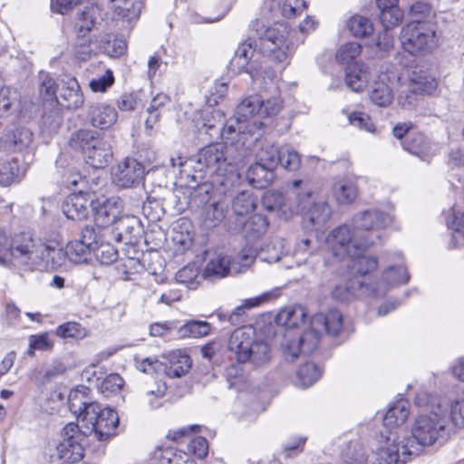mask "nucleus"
Listing matches in <instances>:
<instances>
[{"label": "nucleus", "instance_id": "nucleus-30", "mask_svg": "<svg viewBox=\"0 0 464 464\" xmlns=\"http://www.w3.org/2000/svg\"><path fill=\"white\" fill-rule=\"evenodd\" d=\"M91 201L82 194H72L63 205L64 215L72 220H82L88 217Z\"/></svg>", "mask_w": 464, "mask_h": 464}, {"label": "nucleus", "instance_id": "nucleus-38", "mask_svg": "<svg viewBox=\"0 0 464 464\" xmlns=\"http://www.w3.org/2000/svg\"><path fill=\"white\" fill-rule=\"evenodd\" d=\"M361 283L365 282L353 280L348 283L337 285L332 292L333 298L340 302H346L355 295H365L372 296V294L367 293L365 288L362 289L360 285Z\"/></svg>", "mask_w": 464, "mask_h": 464}, {"label": "nucleus", "instance_id": "nucleus-17", "mask_svg": "<svg viewBox=\"0 0 464 464\" xmlns=\"http://www.w3.org/2000/svg\"><path fill=\"white\" fill-rule=\"evenodd\" d=\"M91 208L96 226L106 227L114 225L121 218L122 205L119 198H102L91 200Z\"/></svg>", "mask_w": 464, "mask_h": 464}, {"label": "nucleus", "instance_id": "nucleus-56", "mask_svg": "<svg viewBox=\"0 0 464 464\" xmlns=\"http://www.w3.org/2000/svg\"><path fill=\"white\" fill-rule=\"evenodd\" d=\"M55 334L62 338L82 339L87 335V330L76 322H67L56 328Z\"/></svg>", "mask_w": 464, "mask_h": 464}, {"label": "nucleus", "instance_id": "nucleus-29", "mask_svg": "<svg viewBox=\"0 0 464 464\" xmlns=\"http://www.w3.org/2000/svg\"><path fill=\"white\" fill-rule=\"evenodd\" d=\"M106 4L115 15L129 22L137 20L143 8V4L140 0H106Z\"/></svg>", "mask_w": 464, "mask_h": 464}, {"label": "nucleus", "instance_id": "nucleus-47", "mask_svg": "<svg viewBox=\"0 0 464 464\" xmlns=\"http://www.w3.org/2000/svg\"><path fill=\"white\" fill-rule=\"evenodd\" d=\"M28 356H34L35 351L49 352L53 348L54 341L49 333L32 334L29 336Z\"/></svg>", "mask_w": 464, "mask_h": 464}, {"label": "nucleus", "instance_id": "nucleus-12", "mask_svg": "<svg viewBox=\"0 0 464 464\" xmlns=\"http://www.w3.org/2000/svg\"><path fill=\"white\" fill-rule=\"evenodd\" d=\"M256 52L253 42L249 39L242 43L235 52L234 57L231 59L230 64L234 71L238 72H246L252 79L268 78L273 79L276 76L275 71H271L263 64L256 66L255 63H250Z\"/></svg>", "mask_w": 464, "mask_h": 464}, {"label": "nucleus", "instance_id": "nucleus-45", "mask_svg": "<svg viewBox=\"0 0 464 464\" xmlns=\"http://www.w3.org/2000/svg\"><path fill=\"white\" fill-rule=\"evenodd\" d=\"M256 208V198L249 191L238 193L232 201V210L237 217L251 213Z\"/></svg>", "mask_w": 464, "mask_h": 464}, {"label": "nucleus", "instance_id": "nucleus-40", "mask_svg": "<svg viewBox=\"0 0 464 464\" xmlns=\"http://www.w3.org/2000/svg\"><path fill=\"white\" fill-rule=\"evenodd\" d=\"M262 203L264 208L268 211H276L278 215L284 216L285 218L292 214V210L285 202V198L282 193L268 191L265 193Z\"/></svg>", "mask_w": 464, "mask_h": 464}, {"label": "nucleus", "instance_id": "nucleus-20", "mask_svg": "<svg viewBox=\"0 0 464 464\" xmlns=\"http://www.w3.org/2000/svg\"><path fill=\"white\" fill-rule=\"evenodd\" d=\"M58 103L70 110L80 108L83 104V95L75 78L63 80L58 89Z\"/></svg>", "mask_w": 464, "mask_h": 464}, {"label": "nucleus", "instance_id": "nucleus-53", "mask_svg": "<svg viewBox=\"0 0 464 464\" xmlns=\"http://www.w3.org/2000/svg\"><path fill=\"white\" fill-rule=\"evenodd\" d=\"M256 160L266 165V169H275L280 161V150L273 144L264 145L256 154Z\"/></svg>", "mask_w": 464, "mask_h": 464}, {"label": "nucleus", "instance_id": "nucleus-35", "mask_svg": "<svg viewBox=\"0 0 464 464\" xmlns=\"http://www.w3.org/2000/svg\"><path fill=\"white\" fill-rule=\"evenodd\" d=\"M21 99L19 92L10 87H0V118L19 112Z\"/></svg>", "mask_w": 464, "mask_h": 464}, {"label": "nucleus", "instance_id": "nucleus-57", "mask_svg": "<svg viewBox=\"0 0 464 464\" xmlns=\"http://www.w3.org/2000/svg\"><path fill=\"white\" fill-rule=\"evenodd\" d=\"M59 86L55 80L46 73L40 75L39 92L41 97L45 101H58L57 92Z\"/></svg>", "mask_w": 464, "mask_h": 464}, {"label": "nucleus", "instance_id": "nucleus-7", "mask_svg": "<svg viewBox=\"0 0 464 464\" xmlns=\"http://www.w3.org/2000/svg\"><path fill=\"white\" fill-rule=\"evenodd\" d=\"M70 145L73 149L82 150L86 163L92 168H104L112 160L113 153L111 144L97 131L79 130L72 136Z\"/></svg>", "mask_w": 464, "mask_h": 464}, {"label": "nucleus", "instance_id": "nucleus-37", "mask_svg": "<svg viewBox=\"0 0 464 464\" xmlns=\"http://www.w3.org/2000/svg\"><path fill=\"white\" fill-rule=\"evenodd\" d=\"M306 311L302 305H295L282 309L277 316L276 322L288 329L295 328L304 322Z\"/></svg>", "mask_w": 464, "mask_h": 464}, {"label": "nucleus", "instance_id": "nucleus-9", "mask_svg": "<svg viewBox=\"0 0 464 464\" xmlns=\"http://www.w3.org/2000/svg\"><path fill=\"white\" fill-rule=\"evenodd\" d=\"M401 42L411 54L432 50L437 46L436 26L430 22H411L402 28Z\"/></svg>", "mask_w": 464, "mask_h": 464}, {"label": "nucleus", "instance_id": "nucleus-22", "mask_svg": "<svg viewBox=\"0 0 464 464\" xmlns=\"http://www.w3.org/2000/svg\"><path fill=\"white\" fill-rule=\"evenodd\" d=\"M140 231V221L134 216H121L114 224L112 237L117 242H123L126 245L133 244L137 239Z\"/></svg>", "mask_w": 464, "mask_h": 464}, {"label": "nucleus", "instance_id": "nucleus-41", "mask_svg": "<svg viewBox=\"0 0 464 464\" xmlns=\"http://www.w3.org/2000/svg\"><path fill=\"white\" fill-rule=\"evenodd\" d=\"M262 99L257 96H250L241 102L237 107L236 115L238 121L252 120L256 113L261 115Z\"/></svg>", "mask_w": 464, "mask_h": 464}, {"label": "nucleus", "instance_id": "nucleus-4", "mask_svg": "<svg viewBox=\"0 0 464 464\" xmlns=\"http://www.w3.org/2000/svg\"><path fill=\"white\" fill-rule=\"evenodd\" d=\"M227 349L238 363L249 362L258 367L271 359L269 345L256 339L255 330L250 326L236 329L228 339Z\"/></svg>", "mask_w": 464, "mask_h": 464}, {"label": "nucleus", "instance_id": "nucleus-14", "mask_svg": "<svg viewBox=\"0 0 464 464\" xmlns=\"http://www.w3.org/2000/svg\"><path fill=\"white\" fill-rule=\"evenodd\" d=\"M392 223V218L380 210L368 209L356 214L352 219V226L359 235L380 239V229L385 228Z\"/></svg>", "mask_w": 464, "mask_h": 464}, {"label": "nucleus", "instance_id": "nucleus-59", "mask_svg": "<svg viewBox=\"0 0 464 464\" xmlns=\"http://www.w3.org/2000/svg\"><path fill=\"white\" fill-rule=\"evenodd\" d=\"M97 260L102 265H111L118 259V250L110 243L98 244L93 249Z\"/></svg>", "mask_w": 464, "mask_h": 464}, {"label": "nucleus", "instance_id": "nucleus-31", "mask_svg": "<svg viewBox=\"0 0 464 464\" xmlns=\"http://www.w3.org/2000/svg\"><path fill=\"white\" fill-rule=\"evenodd\" d=\"M333 196L340 205L353 203L358 196V188L355 182L347 177H341L333 184Z\"/></svg>", "mask_w": 464, "mask_h": 464}, {"label": "nucleus", "instance_id": "nucleus-19", "mask_svg": "<svg viewBox=\"0 0 464 464\" xmlns=\"http://www.w3.org/2000/svg\"><path fill=\"white\" fill-rule=\"evenodd\" d=\"M144 177V168L134 159L127 158L113 169L112 180L121 188H130L139 184Z\"/></svg>", "mask_w": 464, "mask_h": 464}, {"label": "nucleus", "instance_id": "nucleus-8", "mask_svg": "<svg viewBox=\"0 0 464 464\" xmlns=\"http://www.w3.org/2000/svg\"><path fill=\"white\" fill-rule=\"evenodd\" d=\"M328 243L331 246L334 256L339 258L356 256L373 245V239L362 237L350 228L346 224L334 228L328 236Z\"/></svg>", "mask_w": 464, "mask_h": 464}, {"label": "nucleus", "instance_id": "nucleus-32", "mask_svg": "<svg viewBox=\"0 0 464 464\" xmlns=\"http://www.w3.org/2000/svg\"><path fill=\"white\" fill-rule=\"evenodd\" d=\"M370 70L362 63L348 64L345 70V82L353 92H361L366 86L370 79Z\"/></svg>", "mask_w": 464, "mask_h": 464}, {"label": "nucleus", "instance_id": "nucleus-6", "mask_svg": "<svg viewBox=\"0 0 464 464\" xmlns=\"http://www.w3.org/2000/svg\"><path fill=\"white\" fill-rule=\"evenodd\" d=\"M226 145L223 143L210 144L202 148L195 158L183 160L181 157L171 159V166H178L179 172L189 176V169H194L197 172L209 170L219 175L227 172L228 157L225 153Z\"/></svg>", "mask_w": 464, "mask_h": 464}, {"label": "nucleus", "instance_id": "nucleus-50", "mask_svg": "<svg viewBox=\"0 0 464 464\" xmlns=\"http://www.w3.org/2000/svg\"><path fill=\"white\" fill-rule=\"evenodd\" d=\"M274 297L273 293L266 292L263 295L244 300L243 304L236 307L229 316V321L233 324L238 323V318L245 314L246 309H250L260 305L262 303L266 302Z\"/></svg>", "mask_w": 464, "mask_h": 464}, {"label": "nucleus", "instance_id": "nucleus-13", "mask_svg": "<svg viewBox=\"0 0 464 464\" xmlns=\"http://www.w3.org/2000/svg\"><path fill=\"white\" fill-rule=\"evenodd\" d=\"M401 440L402 437L392 434L383 446L367 455L365 464H404L413 453H404L405 443Z\"/></svg>", "mask_w": 464, "mask_h": 464}, {"label": "nucleus", "instance_id": "nucleus-26", "mask_svg": "<svg viewBox=\"0 0 464 464\" xmlns=\"http://www.w3.org/2000/svg\"><path fill=\"white\" fill-rule=\"evenodd\" d=\"M242 268H245L242 266V263L239 267L238 265L235 261H232L229 256H218L208 263L204 271V276L222 278L228 275L241 273L243 272Z\"/></svg>", "mask_w": 464, "mask_h": 464}, {"label": "nucleus", "instance_id": "nucleus-15", "mask_svg": "<svg viewBox=\"0 0 464 464\" xmlns=\"http://www.w3.org/2000/svg\"><path fill=\"white\" fill-rule=\"evenodd\" d=\"M410 279L407 269L403 266H391L384 270L381 281L374 284L361 283L362 289H364L369 294H372L374 297L384 296L390 286H396L401 284H406Z\"/></svg>", "mask_w": 464, "mask_h": 464}, {"label": "nucleus", "instance_id": "nucleus-43", "mask_svg": "<svg viewBox=\"0 0 464 464\" xmlns=\"http://www.w3.org/2000/svg\"><path fill=\"white\" fill-rule=\"evenodd\" d=\"M366 457L364 448L358 440L347 443L340 455L343 464H365Z\"/></svg>", "mask_w": 464, "mask_h": 464}, {"label": "nucleus", "instance_id": "nucleus-25", "mask_svg": "<svg viewBox=\"0 0 464 464\" xmlns=\"http://www.w3.org/2000/svg\"><path fill=\"white\" fill-rule=\"evenodd\" d=\"M33 140V132L26 128L7 130L0 139L1 145L8 150L18 152L26 149Z\"/></svg>", "mask_w": 464, "mask_h": 464}, {"label": "nucleus", "instance_id": "nucleus-55", "mask_svg": "<svg viewBox=\"0 0 464 464\" xmlns=\"http://www.w3.org/2000/svg\"><path fill=\"white\" fill-rule=\"evenodd\" d=\"M19 180V166L17 162L6 161L0 164V186L8 187Z\"/></svg>", "mask_w": 464, "mask_h": 464}, {"label": "nucleus", "instance_id": "nucleus-27", "mask_svg": "<svg viewBox=\"0 0 464 464\" xmlns=\"http://www.w3.org/2000/svg\"><path fill=\"white\" fill-rule=\"evenodd\" d=\"M192 360L188 354L179 350L172 352L164 363V372L170 378H180L190 370Z\"/></svg>", "mask_w": 464, "mask_h": 464}, {"label": "nucleus", "instance_id": "nucleus-10", "mask_svg": "<svg viewBox=\"0 0 464 464\" xmlns=\"http://www.w3.org/2000/svg\"><path fill=\"white\" fill-rule=\"evenodd\" d=\"M87 415L89 418L82 427L100 440H107L116 434V429L119 424V417L115 411L110 408L102 409L100 404L89 408Z\"/></svg>", "mask_w": 464, "mask_h": 464}, {"label": "nucleus", "instance_id": "nucleus-24", "mask_svg": "<svg viewBox=\"0 0 464 464\" xmlns=\"http://www.w3.org/2000/svg\"><path fill=\"white\" fill-rule=\"evenodd\" d=\"M277 246H283L282 239H276L272 246L268 245L266 249L255 255L251 249H244L238 256L242 266L247 267L254 261L255 258H259L261 261L272 264L278 262L281 259L283 251H279Z\"/></svg>", "mask_w": 464, "mask_h": 464}, {"label": "nucleus", "instance_id": "nucleus-62", "mask_svg": "<svg viewBox=\"0 0 464 464\" xmlns=\"http://www.w3.org/2000/svg\"><path fill=\"white\" fill-rule=\"evenodd\" d=\"M362 51V46L358 43L351 42L343 44L336 53V59L343 63H349L355 59Z\"/></svg>", "mask_w": 464, "mask_h": 464}, {"label": "nucleus", "instance_id": "nucleus-58", "mask_svg": "<svg viewBox=\"0 0 464 464\" xmlns=\"http://www.w3.org/2000/svg\"><path fill=\"white\" fill-rule=\"evenodd\" d=\"M442 411L447 414L452 430L453 427H464V398L453 401L450 411L447 408H442Z\"/></svg>", "mask_w": 464, "mask_h": 464}, {"label": "nucleus", "instance_id": "nucleus-36", "mask_svg": "<svg viewBox=\"0 0 464 464\" xmlns=\"http://www.w3.org/2000/svg\"><path fill=\"white\" fill-rule=\"evenodd\" d=\"M409 414V401L401 399L389 408L383 417V424L391 429L398 427L407 420Z\"/></svg>", "mask_w": 464, "mask_h": 464}, {"label": "nucleus", "instance_id": "nucleus-2", "mask_svg": "<svg viewBox=\"0 0 464 464\" xmlns=\"http://www.w3.org/2000/svg\"><path fill=\"white\" fill-rule=\"evenodd\" d=\"M343 328V315L335 309L326 314L319 313L312 316L310 325L303 334L287 331L284 334L281 349L286 361L293 362L300 353H313L320 341L323 333L337 335Z\"/></svg>", "mask_w": 464, "mask_h": 464}, {"label": "nucleus", "instance_id": "nucleus-16", "mask_svg": "<svg viewBox=\"0 0 464 464\" xmlns=\"http://www.w3.org/2000/svg\"><path fill=\"white\" fill-rule=\"evenodd\" d=\"M298 211L303 216V223L306 228L318 230L330 219L332 211L324 201L310 202L299 198Z\"/></svg>", "mask_w": 464, "mask_h": 464}, {"label": "nucleus", "instance_id": "nucleus-39", "mask_svg": "<svg viewBox=\"0 0 464 464\" xmlns=\"http://www.w3.org/2000/svg\"><path fill=\"white\" fill-rule=\"evenodd\" d=\"M225 153L228 157L227 172L243 170L250 160V153L244 147L235 149L233 146H226Z\"/></svg>", "mask_w": 464, "mask_h": 464}, {"label": "nucleus", "instance_id": "nucleus-11", "mask_svg": "<svg viewBox=\"0 0 464 464\" xmlns=\"http://www.w3.org/2000/svg\"><path fill=\"white\" fill-rule=\"evenodd\" d=\"M62 437L57 445L58 457L65 462L80 461L84 456L85 432H81L79 426L71 422L63 428Z\"/></svg>", "mask_w": 464, "mask_h": 464}, {"label": "nucleus", "instance_id": "nucleus-49", "mask_svg": "<svg viewBox=\"0 0 464 464\" xmlns=\"http://www.w3.org/2000/svg\"><path fill=\"white\" fill-rule=\"evenodd\" d=\"M436 88V79L430 75L423 74L411 79L409 91L418 94H431Z\"/></svg>", "mask_w": 464, "mask_h": 464}, {"label": "nucleus", "instance_id": "nucleus-18", "mask_svg": "<svg viewBox=\"0 0 464 464\" xmlns=\"http://www.w3.org/2000/svg\"><path fill=\"white\" fill-rule=\"evenodd\" d=\"M194 121L199 133L204 132L211 139L223 137L226 122L223 111L208 107L201 111Z\"/></svg>", "mask_w": 464, "mask_h": 464}, {"label": "nucleus", "instance_id": "nucleus-46", "mask_svg": "<svg viewBox=\"0 0 464 464\" xmlns=\"http://www.w3.org/2000/svg\"><path fill=\"white\" fill-rule=\"evenodd\" d=\"M359 252L356 256H350L352 257L351 268L353 272L360 276H366L374 271L378 266V260L373 256H366Z\"/></svg>", "mask_w": 464, "mask_h": 464}, {"label": "nucleus", "instance_id": "nucleus-44", "mask_svg": "<svg viewBox=\"0 0 464 464\" xmlns=\"http://www.w3.org/2000/svg\"><path fill=\"white\" fill-rule=\"evenodd\" d=\"M211 330V325L207 321L191 320L178 327L179 337L200 338L207 336Z\"/></svg>", "mask_w": 464, "mask_h": 464}, {"label": "nucleus", "instance_id": "nucleus-33", "mask_svg": "<svg viewBox=\"0 0 464 464\" xmlns=\"http://www.w3.org/2000/svg\"><path fill=\"white\" fill-rule=\"evenodd\" d=\"M99 405L97 402L89 401L88 397L82 391L76 390L72 391L68 396V407L71 412L76 416L77 420L82 422V425L89 418L87 411L89 412L91 406Z\"/></svg>", "mask_w": 464, "mask_h": 464}, {"label": "nucleus", "instance_id": "nucleus-28", "mask_svg": "<svg viewBox=\"0 0 464 464\" xmlns=\"http://www.w3.org/2000/svg\"><path fill=\"white\" fill-rule=\"evenodd\" d=\"M227 209L222 202L206 204L200 213V226L207 230L218 227L227 216Z\"/></svg>", "mask_w": 464, "mask_h": 464}, {"label": "nucleus", "instance_id": "nucleus-60", "mask_svg": "<svg viewBox=\"0 0 464 464\" xmlns=\"http://www.w3.org/2000/svg\"><path fill=\"white\" fill-rule=\"evenodd\" d=\"M279 164L289 171H295L301 165V158L298 152L290 147H283L280 149Z\"/></svg>", "mask_w": 464, "mask_h": 464}, {"label": "nucleus", "instance_id": "nucleus-52", "mask_svg": "<svg viewBox=\"0 0 464 464\" xmlns=\"http://www.w3.org/2000/svg\"><path fill=\"white\" fill-rule=\"evenodd\" d=\"M94 14V8H87L78 14L74 23V28L78 38H86L87 34L92 29L95 23Z\"/></svg>", "mask_w": 464, "mask_h": 464}, {"label": "nucleus", "instance_id": "nucleus-51", "mask_svg": "<svg viewBox=\"0 0 464 464\" xmlns=\"http://www.w3.org/2000/svg\"><path fill=\"white\" fill-rule=\"evenodd\" d=\"M370 99L380 107H386L392 102V89L383 82H375L370 93Z\"/></svg>", "mask_w": 464, "mask_h": 464}, {"label": "nucleus", "instance_id": "nucleus-48", "mask_svg": "<svg viewBox=\"0 0 464 464\" xmlns=\"http://www.w3.org/2000/svg\"><path fill=\"white\" fill-rule=\"evenodd\" d=\"M347 28L355 37H365L373 31L371 20L362 15H353L347 21Z\"/></svg>", "mask_w": 464, "mask_h": 464}, {"label": "nucleus", "instance_id": "nucleus-61", "mask_svg": "<svg viewBox=\"0 0 464 464\" xmlns=\"http://www.w3.org/2000/svg\"><path fill=\"white\" fill-rule=\"evenodd\" d=\"M379 17L382 26L387 31L401 23L403 13L398 6L380 12Z\"/></svg>", "mask_w": 464, "mask_h": 464}, {"label": "nucleus", "instance_id": "nucleus-34", "mask_svg": "<svg viewBox=\"0 0 464 464\" xmlns=\"http://www.w3.org/2000/svg\"><path fill=\"white\" fill-rule=\"evenodd\" d=\"M248 182L258 188H266L274 179V169H266V165L256 160L246 172Z\"/></svg>", "mask_w": 464, "mask_h": 464}, {"label": "nucleus", "instance_id": "nucleus-54", "mask_svg": "<svg viewBox=\"0 0 464 464\" xmlns=\"http://www.w3.org/2000/svg\"><path fill=\"white\" fill-rule=\"evenodd\" d=\"M296 376L301 386L309 387L320 378L321 372L314 362H305L299 367Z\"/></svg>", "mask_w": 464, "mask_h": 464}, {"label": "nucleus", "instance_id": "nucleus-42", "mask_svg": "<svg viewBox=\"0 0 464 464\" xmlns=\"http://www.w3.org/2000/svg\"><path fill=\"white\" fill-rule=\"evenodd\" d=\"M433 147L434 146L421 134L415 135L411 139L409 143L405 145L407 150L423 160H428L435 154L436 150Z\"/></svg>", "mask_w": 464, "mask_h": 464}, {"label": "nucleus", "instance_id": "nucleus-5", "mask_svg": "<svg viewBox=\"0 0 464 464\" xmlns=\"http://www.w3.org/2000/svg\"><path fill=\"white\" fill-rule=\"evenodd\" d=\"M251 30L260 41L261 48L278 63H287L293 53L294 45L288 41V26L284 23L266 25L263 21L256 20L250 24Z\"/></svg>", "mask_w": 464, "mask_h": 464}, {"label": "nucleus", "instance_id": "nucleus-3", "mask_svg": "<svg viewBox=\"0 0 464 464\" xmlns=\"http://www.w3.org/2000/svg\"><path fill=\"white\" fill-rule=\"evenodd\" d=\"M438 411H430L420 414L414 421L411 435L403 436L401 442L405 443L406 451L418 455L424 447L431 446L437 441H445L452 432L447 414L442 411V405H437Z\"/></svg>", "mask_w": 464, "mask_h": 464}, {"label": "nucleus", "instance_id": "nucleus-64", "mask_svg": "<svg viewBox=\"0 0 464 464\" xmlns=\"http://www.w3.org/2000/svg\"><path fill=\"white\" fill-rule=\"evenodd\" d=\"M137 369L147 374L164 372V363L156 357H148L139 360L136 358Z\"/></svg>", "mask_w": 464, "mask_h": 464}, {"label": "nucleus", "instance_id": "nucleus-1", "mask_svg": "<svg viewBox=\"0 0 464 464\" xmlns=\"http://www.w3.org/2000/svg\"><path fill=\"white\" fill-rule=\"evenodd\" d=\"M92 252L84 243L76 239L69 242L63 251L32 235L17 237L12 249L15 264L24 271L55 269L63 264L66 257L76 264L87 262Z\"/></svg>", "mask_w": 464, "mask_h": 464}, {"label": "nucleus", "instance_id": "nucleus-63", "mask_svg": "<svg viewBox=\"0 0 464 464\" xmlns=\"http://www.w3.org/2000/svg\"><path fill=\"white\" fill-rule=\"evenodd\" d=\"M198 276V269L195 265H188L179 270L176 274V280L187 285L188 288H195L196 279Z\"/></svg>", "mask_w": 464, "mask_h": 464}, {"label": "nucleus", "instance_id": "nucleus-23", "mask_svg": "<svg viewBox=\"0 0 464 464\" xmlns=\"http://www.w3.org/2000/svg\"><path fill=\"white\" fill-rule=\"evenodd\" d=\"M269 222L266 217L256 214L249 218L243 225L228 227L232 233L241 232L247 240H256L262 237L267 230Z\"/></svg>", "mask_w": 464, "mask_h": 464}, {"label": "nucleus", "instance_id": "nucleus-21", "mask_svg": "<svg viewBox=\"0 0 464 464\" xmlns=\"http://www.w3.org/2000/svg\"><path fill=\"white\" fill-rule=\"evenodd\" d=\"M86 117L93 127L107 130L117 121L118 113L111 105L98 102L89 106Z\"/></svg>", "mask_w": 464, "mask_h": 464}]
</instances>
